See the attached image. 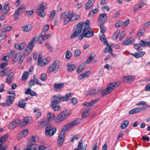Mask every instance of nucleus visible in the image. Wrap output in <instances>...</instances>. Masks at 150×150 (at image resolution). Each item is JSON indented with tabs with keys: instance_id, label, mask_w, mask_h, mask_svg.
Wrapping results in <instances>:
<instances>
[{
	"instance_id": "17",
	"label": "nucleus",
	"mask_w": 150,
	"mask_h": 150,
	"mask_svg": "<svg viewBox=\"0 0 150 150\" xmlns=\"http://www.w3.org/2000/svg\"><path fill=\"white\" fill-rule=\"evenodd\" d=\"M144 110V107L136 108L130 110L129 112V114H132L135 113H138L141 111Z\"/></svg>"
},
{
	"instance_id": "38",
	"label": "nucleus",
	"mask_w": 150,
	"mask_h": 150,
	"mask_svg": "<svg viewBox=\"0 0 150 150\" xmlns=\"http://www.w3.org/2000/svg\"><path fill=\"white\" fill-rule=\"evenodd\" d=\"M23 120L24 122L23 123L25 125H27L31 121V118L29 117H26L24 118Z\"/></svg>"
},
{
	"instance_id": "8",
	"label": "nucleus",
	"mask_w": 150,
	"mask_h": 150,
	"mask_svg": "<svg viewBox=\"0 0 150 150\" xmlns=\"http://www.w3.org/2000/svg\"><path fill=\"white\" fill-rule=\"evenodd\" d=\"M59 67V64L56 61H54V63L50 66L48 69V72L50 73L53 72L57 71Z\"/></svg>"
},
{
	"instance_id": "29",
	"label": "nucleus",
	"mask_w": 150,
	"mask_h": 150,
	"mask_svg": "<svg viewBox=\"0 0 150 150\" xmlns=\"http://www.w3.org/2000/svg\"><path fill=\"white\" fill-rule=\"evenodd\" d=\"M28 132V129H25L21 132L19 134L18 137L19 138L24 137L27 134Z\"/></svg>"
},
{
	"instance_id": "51",
	"label": "nucleus",
	"mask_w": 150,
	"mask_h": 150,
	"mask_svg": "<svg viewBox=\"0 0 150 150\" xmlns=\"http://www.w3.org/2000/svg\"><path fill=\"white\" fill-rule=\"evenodd\" d=\"M120 33V30H117L115 33L114 34L112 38L114 40L116 39L118 37Z\"/></svg>"
},
{
	"instance_id": "34",
	"label": "nucleus",
	"mask_w": 150,
	"mask_h": 150,
	"mask_svg": "<svg viewBox=\"0 0 150 150\" xmlns=\"http://www.w3.org/2000/svg\"><path fill=\"white\" fill-rule=\"evenodd\" d=\"M23 30L24 32H28L31 30L32 27L30 25L28 24L23 27Z\"/></svg>"
},
{
	"instance_id": "50",
	"label": "nucleus",
	"mask_w": 150,
	"mask_h": 150,
	"mask_svg": "<svg viewBox=\"0 0 150 150\" xmlns=\"http://www.w3.org/2000/svg\"><path fill=\"white\" fill-rule=\"evenodd\" d=\"M134 48L138 51H139L142 50V47L140 46V44H138L134 45Z\"/></svg>"
},
{
	"instance_id": "26",
	"label": "nucleus",
	"mask_w": 150,
	"mask_h": 150,
	"mask_svg": "<svg viewBox=\"0 0 150 150\" xmlns=\"http://www.w3.org/2000/svg\"><path fill=\"white\" fill-rule=\"evenodd\" d=\"M90 107H88L86 108L85 110L83 112L82 115V116L83 118H85L89 115V113L88 111L91 109Z\"/></svg>"
},
{
	"instance_id": "41",
	"label": "nucleus",
	"mask_w": 150,
	"mask_h": 150,
	"mask_svg": "<svg viewBox=\"0 0 150 150\" xmlns=\"http://www.w3.org/2000/svg\"><path fill=\"white\" fill-rule=\"evenodd\" d=\"M98 11V9L95 8L92 10L88 13V16L89 17L92 16L94 14L96 13Z\"/></svg>"
},
{
	"instance_id": "61",
	"label": "nucleus",
	"mask_w": 150,
	"mask_h": 150,
	"mask_svg": "<svg viewBox=\"0 0 150 150\" xmlns=\"http://www.w3.org/2000/svg\"><path fill=\"white\" fill-rule=\"evenodd\" d=\"M125 31H122L120 36L119 40L121 41L125 35Z\"/></svg>"
},
{
	"instance_id": "53",
	"label": "nucleus",
	"mask_w": 150,
	"mask_h": 150,
	"mask_svg": "<svg viewBox=\"0 0 150 150\" xmlns=\"http://www.w3.org/2000/svg\"><path fill=\"white\" fill-rule=\"evenodd\" d=\"M34 81L35 83L37 85H42V83L40 82L39 81L38 79L37 78L36 76L35 75H34Z\"/></svg>"
},
{
	"instance_id": "57",
	"label": "nucleus",
	"mask_w": 150,
	"mask_h": 150,
	"mask_svg": "<svg viewBox=\"0 0 150 150\" xmlns=\"http://www.w3.org/2000/svg\"><path fill=\"white\" fill-rule=\"evenodd\" d=\"M123 22L122 21H119L116 24L115 27L116 28H118L123 24Z\"/></svg>"
},
{
	"instance_id": "27",
	"label": "nucleus",
	"mask_w": 150,
	"mask_h": 150,
	"mask_svg": "<svg viewBox=\"0 0 150 150\" xmlns=\"http://www.w3.org/2000/svg\"><path fill=\"white\" fill-rule=\"evenodd\" d=\"M25 93L26 95L30 94L32 96H35L36 95V93L30 88L26 89Z\"/></svg>"
},
{
	"instance_id": "20",
	"label": "nucleus",
	"mask_w": 150,
	"mask_h": 150,
	"mask_svg": "<svg viewBox=\"0 0 150 150\" xmlns=\"http://www.w3.org/2000/svg\"><path fill=\"white\" fill-rule=\"evenodd\" d=\"M26 45L25 43L23 42L21 43L20 45L15 44V47L17 50H21L24 49Z\"/></svg>"
},
{
	"instance_id": "13",
	"label": "nucleus",
	"mask_w": 150,
	"mask_h": 150,
	"mask_svg": "<svg viewBox=\"0 0 150 150\" xmlns=\"http://www.w3.org/2000/svg\"><path fill=\"white\" fill-rule=\"evenodd\" d=\"M135 40L134 38H127L122 42V44L125 45H129L133 44Z\"/></svg>"
},
{
	"instance_id": "19",
	"label": "nucleus",
	"mask_w": 150,
	"mask_h": 150,
	"mask_svg": "<svg viewBox=\"0 0 150 150\" xmlns=\"http://www.w3.org/2000/svg\"><path fill=\"white\" fill-rule=\"evenodd\" d=\"M95 0H89L85 5V9L86 10H88L93 5L95 2Z\"/></svg>"
},
{
	"instance_id": "3",
	"label": "nucleus",
	"mask_w": 150,
	"mask_h": 150,
	"mask_svg": "<svg viewBox=\"0 0 150 150\" xmlns=\"http://www.w3.org/2000/svg\"><path fill=\"white\" fill-rule=\"evenodd\" d=\"M120 84V82H113L110 83L107 87L101 93L102 96H103L110 93L115 87H117Z\"/></svg>"
},
{
	"instance_id": "62",
	"label": "nucleus",
	"mask_w": 150,
	"mask_h": 150,
	"mask_svg": "<svg viewBox=\"0 0 150 150\" xmlns=\"http://www.w3.org/2000/svg\"><path fill=\"white\" fill-rule=\"evenodd\" d=\"M49 28V25L47 24L46 25L44 26L42 28V31H46L47 30H48Z\"/></svg>"
},
{
	"instance_id": "58",
	"label": "nucleus",
	"mask_w": 150,
	"mask_h": 150,
	"mask_svg": "<svg viewBox=\"0 0 150 150\" xmlns=\"http://www.w3.org/2000/svg\"><path fill=\"white\" fill-rule=\"evenodd\" d=\"M45 40L44 37L42 36H40L38 38V43L40 44L42 43Z\"/></svg>"
},
{
	"instance_id": "2",
	"label": "nucleus",
	"mask_w": 150,
	"mask_h": 150,
	"mask_svg": "<svg viewBox=\"0 0 150 150\" xmlns=\"http://www.w3.org/2000/svg\"><path fill=\"white\" fill-rule=\"evenodd\" d=\"M72 96V94L70 93H67L64 96H61L60 95H54L51 99V106L53 110L56 111L60 110V107L59 104L60 102L67 101L69 100L70 97Z\"/></svg>"
},
{
	"instance_id": "18",
	"label": "nucleus",
	"mask_w": 150,
	"mask_h": 150,
	"mask_svg": "<svg viewBox=\"0 0 150 150\" xmlns=\"http://www.w3.org/2000/svg\"><path fill=\"white\" fill-rule=\"evenodd\" d=\"M38 138L34 136H31L28 139L29 145L34 144L38 142Z\"/></svg>"
},
{
	"instance_id": "16",
	"label": "nucleus",
	"mask_w": 150,
	"mask_h": 150,
	"mask_svg": "<svg viewBox=\"0 0 150 150\" xmlns=\"http://www.w3.org/2000/svg\"><path fill=\"white\" fill-rule=\"evenodd\" d=\"M14 75V73L13 72H11L7 76L6 79V82L8 84H9L13 79Z\"/></svg>"
},
{
	"instance_id": "32",
	"label": "nucleus",
	"mask_w": 150,
	"mask_h": 150,
	"mask_svg": "<svg viewBox=\"0 0 150 150\" xmlns=\"http://www.w3.org/2000/svg\"><path fill=\"white\" fill-rule=\"evenodd\" d=\"M56 13V11L55 10H53L50 12L49 14V21H52L54 18L55 14Z\"/></svg>"
},
{
	"instance_id": "42",
	"label": "nucleus",
	"mask_w": 150,
	"mask_h": 150,
	"mask_svg": "<svg viewBox=\"0 0 150 150\" xmlns=\"http://www.w3.org/2000/svg\"><path fill=\"white\" fill-rule=\"evenodd\" d=\"M99 37L100 40L105 44V45L108 43L107 40L104 34H101V35L99 36Z\"/></svg>"
},
{
	"instance_id": "60",
	"label": "nucleus",
	"mask_w": 150,
	"mask_h": 150,
	"mask_svg": "<svg viewBox=\"0 0 150 150\" xmlns=\"http://www.w3.org/2000/svg\"><path fill=\"white\" fill-rule=\"evenodd\" d=\"M47 78L46 75L45 74H43L41 76L40 79L43 81H46Z\"/></svg>"
},
{
	"instance_id": "22",
	"label": "nucleus",
	"mask_w": 150,
	"mask_h": 150,
	"mask_svg": "<svg viewBox=\"0 0 150 150\" xmlns=\"http://www.w3.org/2000/svg\"><path fill=\"white\" fill-rule=\"evenodd\" d=\"M13 29V28L11 26H8V27H4L2 29V32L1 33V35L4 34L5 38L6 37V34L5 32L11 30Z\"/></svg>"
},
{
	"instance_id": "52",
	"label": "nucleus",
	"mask_w": 150,
	"mask_h": 150,
	"mask_svg": "<svg viewBox=\"0 0 150 150\" xmlns=\"http://www.w3.org/2000/svg\"><path fill=\"white\" fill-rule=\"evenodd\" d=\"M140 45L143 47H146L147 45H148V42L147 41H144L143 40H142L139 42Z\"/></svg>"
},
{
	"instance_id": "30",
	"label": "nucleus",
	"mask_w": 150,
	"mask_h": 150,
	"mask_svg": "<svg viewBox=\"0 0 150 150\" xmlns=\"http://www.w3.org/2000/svg\"><path fill=\"white\" fill-rule=\"evenodd\" d=\"M107 46L104 49L103 52L104 53H106L108 52H110V53H112V49L111 48V46L109 45L108 43L106 44Z\"/></svg>"
},
{
	"instance_id": "23",
	"label": "nucleus",
	"mask_w": 150,
	"mask_h": 150,
	"mask_svg": "<svg viewBox=\"0 0 150 150\" xmlns=\"http://www.w3.org/2000/svg\"><path fill=\"white\" fill-rule=\"evenodd\" d=\"M64 84L63 83H55L54 84L53 88L54 90L56 91L60 89L63 88Z\"/></svg>"
},
{
	"instance_id": "39",
	"label": "nucleus",
	"mask_w": 150,
	"mask_h": 150,
	"mask_svg": "<svg viewBox=\"0 0 150 150\" xmlns=\"http://www.w3.org/2000/svg\"><path fill=\"white\" fill-rule=\"evenodd\" d=\"M3 9L5 10V11L4 12L5 13H7L10 11L9 4L8 3H5Z\"/></svg>"
},
{
	"instance_id": "46",
	"label": "nucleus",
	"mask_w": 150,
	"mask_h": 150,
	"mask_svg": "<svg viewBox=\"0 0 150 150\" xmlns=\"http://www.w3.org/2000/svg\"><path fill=\"white\" fill-rule=\"evenodd\" d=\"M103 24L100 23L99 24V26L100 28V32H101L102 34H103V33L105 32L106 30V28L104 27V25H103Z\"/></svg>"
},
{
	"instance_id": "10",
	"label": "nucleus",
	"mask_w": 150,
	"mask_h": 150,
	"mask_svg": "<svg viewBox=\"0 0 150 150\" xmlns=\"http://www.w3.org/2000/svg\"><path fill=\"white\" fill-rule=\"evenodd\" d=\"M75 125V120L67 124V125H64L62 127L61 131H63L65 132L66 131H67L71 129Z\"/></svg>"
},
{
	"instance_id": "15",
	"label": "nucleus",
	"mask_w": 150,
	"mask_h": 150,
	"mask_svg": "<svg viewBox=\"0 0 150 150\" xmlns=\"http://www.w3.org/2000/svg\"><path fill=\"white\" fill-rule=\"evenodd\" d=\"M100 99L98 98H96L92 100L89 103L85 102L82 104V105L90 107L93 105L95 104L97 101L99 100Z\"/></svg>"
},
{
	"instance_id": "12",
	"label": "nucleus",
	"mask_w": 150,
	"mask_h": 150,
	"mask_svg": "<svg viewBox=\"0 0 150 150\" xmlns=\"http://www.w3.org/2000/svg\"><path fill=\"white\" fill-rule=\"evenodd\" d=\"M107 16L106 13H102L100 14L98 18V24L100 23L104 24L107 20Z\"/></svg>"
},
{
	"instance_id": "59",
	"label": "nucleus",
	"mask_w": 150,
	"mask_h": 150,
	"mask_svg": "<svg viewBox=\"0 0 150 150\" xmlns=\"http://www.w3.org/2000/svg\"><path fill=\"white\" fill-rule=\"evenodd\" d=\"M45 4L44 2H42L40 5V8L38 9H40V10H42L44 11L45 9Z\"/></svg>"
},
{
	"instance_id": "55",
	"label": "nucleus",
	"mask_w": 150,
	"mask_h": 150,
	"mask_svg": "<svg viewBox=\"0 0 150 150\" xmlns=\"http://www.w3.org/2000/svg\"><path fill=\"white\" fill-rule=\"evenodd\" d=\"M20 56V53H18L16 54L13 59V60L14 62L17 61L19 59Z\"/></svg>"
},
{
	"instance_id": "48",
	"label": "nucleus",
	"mask_w": 150,
	"mask_h": 150,
	"mask_svg": "<svg viewBox=\"0 0 150 150\" xmlns=\"http://www.w3.org/2000/svg\"><path fill=\"white\" fill-rule=\"evenodd\" d=\"M17 126L18 125L17 123H16V122H13L10 123L9 125V128L10 129H12Z\"/></svg>"
},
{
	"instance_id": "36",
	"label": "nucleus",
	"mask_w": 150,
	"mask_h": 150,
	"mask_svg": "<svg viewBox=\"0 0 150 150\" xmlns=\"http://www.w3.org/2000/svg\"><path fill=\"white\" fill-rule=\"evenodd\" d=\"M129 122L128 120H124L123 122L121 125L120 127L122 129H125L128 125Z\"/></svg>"
},
{
	"instance_id": "24",
	"label": "nucleus",
	"mask_w": 150,
	"mask_h": 150,
	"mask_svg": "<svg viewBox=\"0 0 150 150\" xmlns=\"http://www.w3.org/2000/svg\"><path fill=\"white\" fill-rule=\"evenodd\" d=\"M16 96V94H14L13 95V96H8L6 100V101L7 102L8 104L9 103L10 104H12L13 102L14 97Z\"/></svg>"
},
{
	"instance_id": "7",
	"label": "nucleus",
	"mask_w": 150,
	"mask_h": 150,
	"mask_svg": "<svg viewBox=\"0 0 150 150\" xmlns=\"http://www.w3.org/2000/svg\"><path fill=\"white\" fill-rule=\"evenodd\" d=\"M52 125L50 124L47 125L46 127L45 131V134L47 136L51 137L56 132V128L55 127H52Z\"/></svg>"
},
{
	"instance_id": "35",
	"label": "nucleus",
	"mask_w": 150,
	"mask_h": 150,
	"mask_svg": "<svg viewBox=\"0 0 150 150\" xmlns=\"http://www.w3.org/2000/svg\"><path fill=\"white\" fill-rule=\"evenodd\" d=\"M8 137L7 134H6L3 136L0 139V142L3 144L5 143Z\"/></svg>"
},
{
	"instance_id": "11",
	"label": "nucleus",
	"mask_w": 150,
	"mask_h": 150,
	"mask_svg": "<svg viewBox=\"0 0 150 150\" xmlns=\"http://www.w3.org/2000/svg\"><path fill=\"white\" fill-rule=\"evenodd\" d=\"M65 132L63 131H61L59 134L57 141V144L59 146H61L62 144L65 137Z\"/></svg>"
},
{
	"instance_id": "14",
	"label": "nucleus",
	"mask_w": 150,
	"mask_h": 150,
	"mask_svg": "<svg viewBox=\"0 0 150 150\" xmlns=\"http://www.w3.org/2000/svg\"><path fill=\"white\" fill-rule=\"evenodd\" d=\"M48 119L41 122V124L47 123L53 120V119L55 117V115L53 113L49 112L47 115Z\"/></svg>"
},
{
	"instance_id": "9",
	"label": "nucleus",
	"mask_w": 150,
	"mask_h": 150,
	"mask_svg": "<svg viewBox=\"0 0 150 150\" xmlns=\"http://www.w3.org/2000/svg\"><path fill=\"white\" fill-rule=\"evenodd\" d=\"M24 5L22 4L20 7L16 10L14 13V21H16L18 18L20 14V12L23 13L25 11V9Z\"/></svg>"
},
{
	"instance_id": "40",
	"label": "nucleus",
	"mask_w": 150,
	"mask_h": 150,
	"mask_svg": "<svg viewBox=\"0 0 150 150\" xmlns=\"http://www.w3.org/2000/svg\"><path fill=\"white\" fill-rule=\"evenodd\" d=\"M28 72L25 71L23 74L21 79L22 81H25L28 76Z\"/></svg>"
},
{
	"instance_id": "37",
	"label": "nucleus",
	"mask_w": 150,
	"mask_h": 150,
	"mask_svg": "<svg viewBox=\"0 0 150 150\" xmlns=\"http://www.w3.org/2000/svg\"><path fill=\"white\" fill-rule=\"evenodd\" d=\"M82 141L81 140L79 143L78 145V148L80 149H82V150H86L87 147V144H86L84 145L82 149Z\"/></svg>"
},
{
	"instance_id": "1",
	"label": "nucleus",
	"mask_w": 150,
	"mask_h": 150,
	"mask_svg": "<svg viewBox=\"0 0 150 150\" xmlns=\"http://www.w3.org/2000/svg\"><path fill=\"white\" fill-rule=\"evenodd\" d=\"M76 28V36L81 35L79 37V40L82 39L84 37L89 38L94 35V32L90 27V21L86 20L85 22H80L78 23Z\"/></svg>"
},
{
	"instance_id": "21",
	"label": "nucleus",
	"mask_w": 150,
	"mask_h": 150,
	"mask_svg": "<svg viewBox=\"0 0 150 150\" xmlns=\"http://www.w3.org/2000/svg\"><path fill=\"white\" fill-rule=\"evenodd\" d=\"M90 72L89 71H88L82 73L78 77L79 80H81L85 77H88L90 74Z\"/></svg>"
},
{
	"instance_id": "6",
	"label": "nucleus",
	"mask_w": 150,
	"mask_h": 150,
	"mask_svg": "<svg viewBox=\"0 0 150 150\" xmlns=\"http://www.w3.org/2000/svg\"><path fill=\"white\" fill-rule=\"evenodd\" d=\"M70 114L69 110H65L62 112L57 117L55 121L56 123L61 122L67 118Z\"/></svg>"
},
{
	"instance_id": "5",
	"label": "nucleus",
	"mask_w": 150,
	"mask_h": 150,
	"mask_svg": "<svg viewBox=\"0 0 150 150\" xmlns=\"http://www.w3.org/2000/svg\"><path fill=\"white\" fill-rule=\"evenodd\" d=\"M74 16V15L73 13H69L68 11H66L60 15V18L61 19H64L67 17L64 21V25H65L67 24L70 21H74V19H72V18Z\"/></svg>"
},
{
	"instance_id": "4",
	"label": "nucleus",
	"mask_w": 150,
	"mask_h": 150,
	"mask_svg": "<svg viewBox=\"0 0 150 150\" xmlns=\"http://www.w3.org/2000/svg\"><path fill=\"white\" fill-rule=\"evenodd\" d=\"M37 37L35 36L30 40L24 51L23 56L28 55L32 51L33 47L37 41Z\"/></svg>"
},
{
	"instance_id": "63",
	"label": "nucleus",
	"mask_w": 150,
	"mask_h": 150,
	"mask_svg": "<svg viewBox=\"0 0 150 150\" xmlns=\"http://www.w3.org/2000/svg\"><path fill=\"white\" fill-rule=\"evenodd\" d=\"M3 71L4 72V73L5 76L7 75L10 72V70L9 68H6Z\"/></svg>"
},
{
	"instance_id": "28",
	"label": "nucleus",
	"mask_w": 150,
	"mask_h": 150,
	"mask_svg": "<svg viewBox=\"0 0 150 150\" xmlns=\"http://www.w3.org/2000/svg\"><path fill=\"white\" fill-rule=\"evenodd\" d=\"M134 79L135 76H125L124 77L123 81L125 82L127 81L130 82L132 81Z\"/></svg>"
},
{
	"instance_id": "43",
	"label": "nucleus",
	"mask_w": 150,
	"mask_h": 150,
	"mask_svg": "<svg viewBox=\"0 0 150 150\" xmlns=\"http://www.w3.org/2000/svg\"><path fill=\"white\" fill-rule=\"evenodd\" d=\"M85 67L83 64H81L78 67L77 69V71L79 73H81L85 68Z\"/></svg>"
},
{
	"instance_id": "47",
	"label": "nucleus",
	"mask_w": 150,
	"mask_h": 150,
	"mask_svg": "<svg viewBox=\"0 0 150 150\" xmlns=\"http://www.w3.org/2000/svg\"><path fill=\"white\" fill-rule=\"evenodd\" d=\"M99 92V91L98 89H93L89 93L90 95L92 96L95 94H96L98 93Z\"/></svg>"
},
{
	"instance_id": "54",
	"label": "nucleus",
	"mask_w": 150,
	"mask_h": 150,
	"mask_svg": "<svg viewBox=\"0 0 150 150\" xmlns=\"http://www.w3.org/2000/svg\"><path fill=\"white\" fill-rule=\"evenodd\" d=\"M71 56V53L69 51H67L66 53L65 58L67 59H69Z\"/></svg>"
},
{
	"instance_id": "33",
	"label": "nucleus",
	"mask_w": 150,
	"mask_h": 150,
	"mask_svg": "<svg viewBox=\"0 0 150 150\" xmlns=\"http://www.w3.org/2000/svg\"><path fill=\"white\" fill-rule=\"evenodd\" d=\"M96 55L94 53H92L89 56L88 58L86 60V62L87 64L89 63L93 58L95 57Z\"/></svg>"
},
{
	"instance_id": "25",
	"label": "nucleus",
	"mask_w": 150,
	"mask_h": 150,
	"mask_svg": "<svg viewBox=\"0 0 150 150\" xmlns=\"http://www.w3.org/2000/svg\"><path fill=\"white\" fill-rule=\"evenodd\" d=\"M145 54V52H139V53H135L134 54L131 53L130 54L132 55L134 57H135L136 58H139L143 55H144Z\"/></svg>"
},
{
	"instance_id": "45",
	"label": "nucleus",
	"mask_w": 150,
	"mask_h": 150,
	"mask_svg": "<svg viewBox=\"0 0 150 150\" xmlns=\"http://www.w3.org/2000/svg\"><path fill=\"white\" fill-rule=\"evenodd\" d=\"M68 71H72L75 69V66L74 64H71L69 65V64H67Z\"/></svg>"
},
{
	"instance_id": "44",
	"label": "nucleus",
	"mask_w": 150,
	"mask_h": 150,
	"mask_svg": "<svg viewBox=\"0 0 150 150\" xmlns=\"http://www.w3.org/2000/svg\"><path fill=\"white\" fill-rule=\"evenodd\" d=\"M145 33V30L144 28L141 29L139 31L137 35V36L138 38H140Z\"/></svg>"
},
{
	"instance_id": "31",
	"label": "nucleus",
	"mask_w": 150,
	"mask_h": 150,
	"mask_svg": "<svg viewBox=\"0 0 150 150\" xmlns=\"http://www.w3.org/2000/svg\"><path fill=\"white\" fill-rule=\"evenodd\" d=\"M37 13L39 16L43 17L45 16V13L42 10L38 9L37 11Z\"/></svg>"
},
{
	"instance_id": "49",
	"label": "nucleus",
	"mask_w": 150,
	"mask_h": 150,
	"mask_svg": "<svg viewBox=\"0 0 150 150\" xmlns=\"http://www.w3.org/2000/svg\"><path fill=\"white\" fill-rule=\"evenodd\" d=\"M25 105V102L24 100H20L19 102L18 106L19 107L24 108Z\"/></svg>"
},
{
	"instance_id": "56",
	"label": "nucleus",
	"mask_w": 150,
	"mask_h": 150,
	"mask_svg": "<svg viewBox=\"0 0 150 150\" xmlns=\"http://www.w3.org/2000/svg\"><path fill=\"white\" fill-rule=\"evenodd\" d=\"M29 145H30L31 149L32 150H38V149H37V146H38V145L32 144H30Z\"/></svg>"
},
{
	"instance_id": "64",
	"label": "nucleus",
	"mask_w": 150,
	"mask_h": 150,
	"mask_svg": "<svg viewBox=\"0 0 150 150\" xmlns=\"http://www.w3.org/2000/svg\"><path fill=\"white\" fill-rule=\"evenodd\" d=\"M38 146V150H47V148L45 145H42Z\"/></svg>"
}]
</instances>
